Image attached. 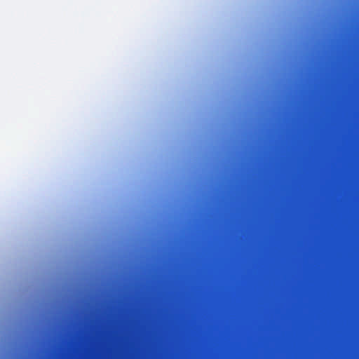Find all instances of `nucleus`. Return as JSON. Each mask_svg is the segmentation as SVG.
I'll use <instances>...</instances> for the list:
<instances>
[{"mask_svg":"<svg viewBox=\"0 0 359 359\" xmlns=\"http://www.w3.org/2000/svg\"><path fill=\"white\" fill-rule=\"evenodd\" d=\"M164 283V278L158 274H153L148 278L144 281V284L149 286H155Z\"/></svg>","mask_w":359,"mask_h":359,"instance_id":"obj_1","label":"nucleus"}]
</instances>
